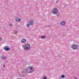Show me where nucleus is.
<instances>
[{"label":"nucleus","instance_id":"6ab92c4d","mask_svg":"<svg viewBox=\"0 0 79 79\" xmlns=\"http://www.w3.org/2000/svg\"><path fill=\"white\" fill-rule=\"evenodd\" d=\"M58 2V1H56V3H57Z\"/></svg>","mask_w":79,"mask_h":79},{"label":"nucleus","instance_id":"a211bd4d","mask_svg":"<svg viewBox=\"0 0 79 79\" xmlns=\"http://www.w3.org/2000/svg\"><path fill=\"white\" fill-rule=\"evenodd\" d=\"M5 64H4V65H3V68H5Z\"/></svg>","mask_w":79,"mask_h":79},{"label":"nucleus","instance_id":"2eb2a0df","mask_svg":"<svg viewBox=\"0 0 79 79\" xmlns=\"http://www.w3.org/2000/svg\"><path fill=\"white\" fill-rule=\"evenodd\" d=\"M24 71H22L21 72V73H24Z\"/></svg>","mask_w":79,"mask_h":79},{"label":"nucleus","instance_id":"f3484780","mask_svg":"<svg viewBox=\"0 0 79 79\" xmlns=\"http://www.w3.org/2000/svg\"><path fill=\"white\" fill-rule=\"evenodd\" d=\"M2 38L0 37V42L2 41Z\"/></svg>","mask_w":79,"mask_h":79},{"label":"nucleus","instance_id":"dca6fc26","mask_svg":"<svg viewBox=\"0 0 79 79\" xmlns=\"http://www.w3.org/2000/svg\"><path fill=\"white\" fill-rule=\"evenodd\" d=\"M9 26H11L12 25V24H9Z\"/></svg>","mask_w":79,"mask_h":79},{"label":"nucleus","instance_id":"423d86ee","mask_svg":"<svg viewBox=\"0 0 79 79\" xmlns=\"http://www.w3.org/2000/svg\"><path fill=\"white\" fill-rule=\"evenodd\" d=\"M29 23L30 26H33V24H34V21L32 20H30Z\"/></svg>","mask_w":79,"mask_h":79},{"label":"nucleus","instance_id":"ddd939ff","mask_svg":"<svg viewBox=\"0 0 79 79\" xmlns=\"http://www.w3.org/2000/svg\"><path fill=\"white\" fill-rule=\"evenodd\" d=\"M46 38V37L44 36H42V39H44V38Z\"/></svg>","mask_w":79,"mask_h":79},{"label":"nucleus","instance_id":"f03ea898","mask_svg":"<svg viewBox=\"0 0 79 79\" xmlns=\"http://www.w3.org/2000/svg\"><path fill=\"white\" fill-rule=\"evenodd\" d=\"M23 48L24 50L28 51L31 49V46L28 44H25L23 46Z\"/></svg>","mask_w":79,"mask_h":79},{"label":"nucleus","instance_id":"f257e3e1","mask_svg":"<svg viewBox=\"0 0 79 79\" xmlns=\"http://www.w3.org/2000/svg\"><path fill=\"white\" fill-rule=\"evenodd\" d=\"M34 69L32 67L29 66L26 69V73L28 74V73H31L34 72Z\"/></svg>","mask_w":79,"mask_h":79},{"label":"nucleus","instance_id":"6e6552de","mask_svg":"<svg viewBox=\"0 0 79 79\" xmlns=\"http://www.w3.org/2000/svg\"><path fill=\"white\" fill-rule=\"evenodd\" d=\"M60 24L61 26H64L65 25V22L64 21H62L60 23Z\"/></svg>","mask_w":79,"mask_h":79},{"label":"nucleus","instance_id":"1a4fd4ad","mask_svg":"<svg viewBox=\"0 0 79 79\" xmlns=\"http://www.w3.org/2000/svg\"><path fill=\"white\" fill-rule=\"evenodd\" d=\"M1 58L2 60H5V59H6V56H1Z\"/></svg>","mask_w":79,"mask_h":79},{"label":"nucleus","instance_id":"20e7f679","mask_svg":"<svg viewBox=\"0 0 79 79\" xmlns=\"http://www.w3.org/2000/svg\"><path fill=\"white\" fill-rule=\"evenodd\" d=\"M58 12V9H56V8H54L52 10V13L53 14H57Z\"/></svg>","mask_w":79,"mask_h":79},{"label":"nucleus","instance_id":"7ed1b4c3","mask_svg":"<svg viewBox=\"0 0 79 79\" xmlns=\"http://www.w3.org/2000/svg\"><path fill=\"white\" fill-rule=\"evenodd\" d=\"M71 48L73 50H76L78 48L77 47V45L76 44H73L71 46Z\"/></svg>","mask_w":79,"mask_h":79},{"label":"nucleus","instance_id":"f8f14e48","mask_svg":"<svg viewBox=\"0 0 79 79\" xmlns=\"http://www.w3.org/2000/svg\"><path fill=\"white\" fill-rule=\"evenodd\" d=\"M62 78H64V75H62L61 76Z\"/></svg>","mask_w":79,"mask_h":79},{"label":"nucleus","instance_id":"0eeeda50","mask_svg":"<svg viewBox=\"0 0 79 79\" xmlns=\"http://www.w3.org/2000/svg\"><path fill=\"white\" fill-rule=\"evenodd\" d=\"M21 42L22 43H24V42H26V39H23L21 40Z\"/></svg>","mask_w":79,"mask_h":79},{"label":"nucleus","instance_id":"9d476101","mask_svg":"<svg viewBox=\"0 0 79 79\" xmlns=\"http://www.w3.org/2000/svg\"><path fill=\"white\" fill-rule=\"evenodd\" d=\"M30 26H31V25L30 24L29 22H28L26 23V26H27V27H30Z\"/></svg>","mask_w":79,"mask_h":79},{"label":"nucleus","instance_id":"39448f33","mask_svg":"<svg viewBox=\"0 0 79 79\" xmlns=\"http://www.w3.org/2000/svg\"><path fill=\"white\" fill-rule=\"evenodd\" d=\"M3 49L5 50H6V51H9V50H10V49L8 48V46H5L4 47Z\"/></svg>","mask_w":79,"mask_h":79},{"label":"nucleus","instance_id":"9b49d317","mask_svg":"<svg viewBox=\"0 0 79 79\" xmlns=\"http://www.w3.org/2000/svg\"><path fill=\"white\" fill-rule=\"evenodd\" d=\"M15 20L17 22H19V21H21V19H16Z\"/></svg>","mask_w":79,"mask_h":79},{"label":"nucleus","instance_id":"4468645a","mask_svg":"<svg viewBox=\"0 0 79 79\" xmlns=\"http://www.w3.org/2000/svg\"><path fill=\"white\" fill-rule=\"evenodd\" d=\"M43 79H47V77H44L43 78Z\"/></svg>","mask_w":79,"mask_h":79}]
</instances>
